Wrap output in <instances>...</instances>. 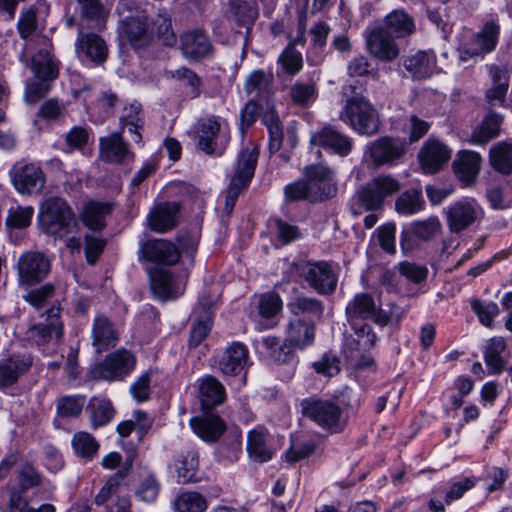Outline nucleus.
I'll use <instances>...</instances> for the list:
<instances>
[{
  "instance_id": "obj_1",
  "label": "nucleus",
  "mask_w": 512,
  "mask_h": 512,
  "mask_svg": "<svg viewBox=\"0 0 512 512\" xmlns=\"http://www.w3.org/2000/svg\"><path fill=\"white\" fill-rule=\"evenodd\" d=\"M197 148L209 156L224 154L231 140V129L227 119L218 115H207L195 125Z\"/></svg>"
},
{
  "instance_id": "obj_2",
  "label": "nucleus",
  "mask_w": 512,
  "mask_h": 512,
  "mask_svg": "<svg viewBox=\"0 0 512 512\" xmlns=\"http://www.w3.org/2000/svg\"><path fill=\"white\" fill-rule=\"evenodd\" d=\"M38 220L45 233L60 239L71 234L76 227L72 208L61 197L45 199L40 205Z\"/></svg>"
},
{
  "instance_id": "obj_3",
  "label": "nucleus",
  "mask_w": 512,
  "mask_h": 512,
  "mask_svg": "<svg viewBox=\"0 0 512 512\" xmlns=\"http://www.w3.org/2000/svg\"><path fill=\"white\" fill-rule=\"evenodd\" d=\"M300 405L303 416L325 431L340 433L347 425V417L334 399L309 397L303 399Z\"/></svg>"
},
{
  "instance_id": "obj_4",
  "label": "nucleus",
  "mask_w": 512,
  "mask_h": 512,
  "mask_svg": "<svg viewBox=\"0 0 512 512\" xmlns=\"http://www.w3.org/2000/svg\"><path fill=\"white\" fill-rule=\"evenodd\" d=\"M348 321H364L371 319L379 326L399 324L404 316L401 307L392 304L388 311L379 308L369 293H358L346 306Z\"/></svg>"
},
{
  "instance_id": "obj_5",
  "label": "nucleus",
  "mask_w": 512,
  "mask_h": 512,
  "mask_svg": "<svg viewBox=\"0 0 512 512\" xmlns=\"http://www.w3.org/2000/svg\"><path fill=\"white\" fill-rule=\"evenodd\" d=\"M339 118L353 130L371 136L379 131L380 121L376 109L362 96H354L346 101Z\"/></svg>"
},
{
  "instance_id": "obj_6",
  "label": "nucleus",
  "mask_w": 512,
  "mask_h": 512,
  "mask_svg": "<svg viewBox=\"0 0 512 512\" xmlns=\"http://www.w3.org/2000/svg\"><path fill=\"white\" fill-rule=\"evenodd\" d=\"M258 155L256 146L240 151L235 172L226 189L224 211L227 215L232 213L240 193L248 187L255 172Z\"/></svg>"
},
{
  "instance_id": "obj_7",
  "label": "nucleus",
  "mask_w": 512,
  "mask_h": 512,
  "mask_svg": "<svg viewBox=\"0 0 512 512\" xmlns=\"http://www.w3.org/2000/svg\"><path fill=\"white\" fill-rule=\"evenodd\" d=\"M136 364V357L126 349H118L108 354L103 361L90 369L91 378L104 381H122L131 374Z\"/></svg>"
},
{
  "instance_id": "obj_8",
  "label": "nucleus",
  "mask_w": 512,
  "mask_h": 512,
  "mask_svg": "<svg viewBox=\"0 0 512 512\" xmlns=\"http://www.w3.org/2000/svg\"><path fill=\"white\" fill-rule=\"evenodd\" d=\"M301 278L319 295H332L338 285V271L328 261H307L299 268Z\"/></svg>"
},
{
  "instance_id": "obj_9",
  "label": "nucleus",
  "mask_w": 512,
  "mask_h": 512,
  "mask_svg": "<svg viewBox=\"0 0 512 512\" xmlns=\"http://www.w3.org/2000/svg\"><path fill=\"white\" fill-rule=\"evenodd\" d=\"M500 35V24L495 19L486 21L482 29L475 33L468 42L458 47L459 60L467 62L472 59L483 58L484 55L495 50Z\"/></svg>"
},
{
  "instance_id": "obj_10",
  "label": "nucleus",
  "mask_w": 512,
  "mask_h": 512,
  "mask_svg": "<svg viewBox=\"0 0 512 512\" xmlns=\"http://www.w3.org/2000/svg\"><path fill=\"white\" fill-rule=\"evenodd\" d=\"M51 270L49 258L38 251L23 253L17 261L18 282L32 286L43 281Z\"/></svg>"
},
{
  "instance_id": "obj_11",
  "label": "nucleus",
  "mask_w": 512,
  "mask_h": 512,
  "mask_svg": "<svg viewBox=\"0 0 512 512\" xmlns=\"http://www.w3.org/2000/svg\"><path fill=\"white\" fill-rule=\"evenodd\" d=\"M12 184L22 195L39 194L46 182L45 174L36 163H16L10 170Z\"/></svg>"
},
{
  "instance_id": "obj_12",
  "label": "nucleus",
  "mask_w": 512,
  "mask_h": 512,
  "mask_svg": "<svg viewBox=\"0 0 512 512\" xmlns=\"http://www.w3.org/2000/svg\"><path fill=\"white\" fill-rule=\"evenodd\" d=\"M76 95L85 102L86 111L95 123H102L111 117L119 103L117 95L111 91L92 93L89 87H84Z\"/></svg>"
},
{
  "instance_id": "obj_13",
  "label": "nucleus",
  "mask_w": 512,
  "mask_h": 512,
  "mask_svg": "<svg viewBox=\"0 0 512 512\" xmlns=\"http://www.w3.org/2000/svg\"><path fill=\"white\" fill-rule=\"evenodd\" d=\"M483 214V208L475 199H460L446 209L448 228L453 233H459L482 218Z\"/></svg>"
},
{
  "instance_id": "obj_14",
  "label": "nucleus",
  "mask_w": 512,
  "mask_h": 512,
  "mask_svg": "<svg viewBox=\"0 0 512 512\" xmlns=\"http://www.w3.org/2000/svg\"><path fill=\"white\" fill-rule=\"evenodd\" d=\"M304 175L310 188V202L324 201L336 195L337 184L329 167L310 165L305 167Z\"/></svg>"
},
{
  "instance_id": "obj_15",
  "label": "nucleus",
  "mask_w": 512,
  "mask_h": 512,
  "mask_svg": "<svg viewBox=\"0 0 512 512\" xmlns=\"http://www.w3.org/2000/svg\"><path fill=\"white\" fill-rule=\"evenodd\" d=\"M406 153V144L400 138L380 137L367 145L365 156L369 157L376 167L391 165L401 159Z\"/></svg>"
},
{
  "instance_id": "obj_16",
  "label": "nucleus",
  "mask_w": 512,
  "mask_h": 512,
  "mask_svg": "<svg viewBox=\"0 0 512 512\" xmlns=\"http://www.w3.org/2000/svg\"><path fill=\"white\" fill-rule=\"evenodd\" d=\"M353 333L345 337L343 351L348 359H355L371 350L377 341V335L371 325L363 321H348Z\"/></svg>"
},
{
  "instance_id": "obj_17",
  "label": "nucleus",
  "mask_w": 512,
  "mask_h": 512,
  "mask_svg": "<svg viewBox=\"0 0 512 512\" xmlns=\"http://www.w3.org/2000/svg\"><path fill=\"white\" fill-rule=\"evenodd\" d=\"M365 42L368 52L382 62H392L400 54L394 38L384 28L366 30Z\"/></svg>"
},
{
  "instance_id": "obj_18",
  "label": "nucleus",
  "mask_w": 512,
  "mask_h": 512,
  "mask_svg": "<svg viewBox=\"0 0 512 512\" xmlns=\"http://www.w3.org/2000/svg\"><path fill=\"white\" fill-rule=\"evenodd\" d=\"M139 257L147 262L171 266L180 259L175 244L165 239H149L140 244Z\"/></svg>"
},
{
  "instance_id": "obj_19",
  "label": "nucleus",
  "mask_w": 512,
  "mask_h": 512,
  "mask_svg": "<svg viewBox=\"0 0 512 512\" xmlns=\"http://www.w3.org/2000/svg\"><path fill=\"white\" fill-rule=\"evenodd\" d=\"M310 143L341 157L348 156L353 148V139L331 125H325L318 131L313 132Z\"/></svg>"
},
{
  "instance_id": "obj_20",
  "label": "nucleus",
  "mask_w": 512,
  "mask_h": 512,
  "mask_svg": "<svg viewBox=\"0 0 512 512\" xmlns=\"http://www.w3.org/2000/svg\"><path fill=\"white\" fill-rule=\"evenodd\" d=\"M33 364V358L28 354H14L0 359V390L16 384Z\"/></svg>"
},
{
  "instance_id": "obj_21",
  "label": "nucleus",
  "mask_w": 512,
  "mask_h": 512,
  "mask_svg": "<svg viewBox=\"0 0 512 512\" xmlns=\"http://www.w3.org/2000/svg\"><path fill=\"white\" fill-rule=\"evenodd\" d=\"M452 151L437 139H428L419 152V160L425 173L433 174L448 162Z\"/></svg>"
},
{
  "instance_id": "obj_22",
  "label": "nucleus",
  "mask_w": 512,
  "mask_h": 512,
  "mask_svg": "<svg viewBox=\"0 0 512 512\" xmlns=\"http://www.w3.org/2000/svg\"><path fill=\"white\" fill-rule=\"evenodd\" d=\"M248 348L241 342H232L218 360V369L229 376L240 374L248 365Z\"/></svg>"
},
{
  "instance_id": "obj_23",
  "label": "nucleus",
  "mask_w": 512,
  "mask_h": 512,
  "mask_svg": "<svg viewBox=\"0 0 512 512\" xmlns=\"http://www.w3.org/2000/svg\"><path fill=\"white\" fill-rule=\"evenodd\" d=\"M59 308L52 307L47 311L48 323H40L29 328L28 338L37 346H44L52 341H58L62 336V323L60 322Z\"/></svg>"
},
{
  "instance_id": "obj_24",
  "label": "nucleus",
  "mask_w": 512,
  "mask_h": 512,
  "mask_svg": "<svg viewBox=\"0 0 512 512\" xmlns=\"http://www.w3.org/2000/svg\"><path fill=\"white\" fill-rule=\"evenodd\" d=\"M180 49L187 59L200 60L211 53L212 44L203 30L195 29L180 36Z\"/></svg>"
},
{
  "instance_id": "obj_25",
  "label": "nucleus",
  "mask_w": 512,
  "mask_h": 512,
  "mask_svg": "<svg viewBox=\"0 0 512 512\" xmlns=\"http://www.w3.org/2000/svg\"><path fill=\"white\" fill-rule=\"evenodd\" d=\"M79 58H87L95 64L106 60L108 48L105 40L95 33H81L75 42Z\"/></svg>"
},
{
  "instance_id": "obj_26",
  "label": "nucleus",
  "mask_w": 512,
  "mask_h": 512,
  "mask_svg": "<svg viewBox=\"0 0 512 512\" xmlns=\"http://www.w3.org/2000/svg\"><path fill=\"white\" fill-rule=\"evenodd\" d=\"M179 211L180 204L177 202H164L156 205L147 216L149 228L158 233L173 229L176 226Z\"/></svg>"
},
{
  "instance_id": "obj_27",
  "label": "nucleus",
  "mask_w": 512,
  "mask_h": 512,
  "mask_svg": "<svg viewBox=\"0 0 512 512\" xmlns=\"http://www.w3.org/2000/svg\"><path fill=\"white\" fill-rule=\"evenodd\" d=\"M477 483L475 477H463L454 480L446 488L439 489L437 491V499L430 501V508L435 512L443 511L445 505H449L451 502L460 499L465 492L472 489Z\"/></svg>"
},
{
  "instance_id": "obj_28",
  "label": "nucleus",
  "mask_w": 512,
  "mask_h": 512,
  "mask_svg": "<svg viewBox=\"0 0 512 512\" xmlns=\"http://www.w3.org/2000/svg\"><path fill=\"white\" fill-rule=\"evenodd\" d=\"M193 432L206 442H216L226 430V423L216 414L206 413L190 420Z\"/></svg>"
},
{
  "instance_id": "obj_29",
  "label": "nucleus",
  "mask_w": 512,
  "mask_h": 512,
  "mask_svg": "<svg viewBox=\"0 0 512 512\" xmlns=\"http://www.w3.org/2000/svg\"><path fill=\"white\" fill-rule=\"evenodd\" d=\"M123 33L134 48L147 46L153 38L150 18L138 15L127 19L123 24Z\"/></svg>"
},
{
  "instance_id": "obj_30",
  "label": "nucleus",
  "mask_w": 512,
  "mask_h": 512,
  "mask_svg": "<svg viewBox=\"0 0 512 512\" xmlns=\"http://www.w3.org/2000/svg\"><path fill=\"white\" fill-rule=\"evenodd\" d=\"M100 157L108 163H123L128 158H133V153L128 149L120 133H112L99 140Z\"/></svg>"
},
{
  "instance_id": "obj_31",
  "label": "nucleus",
  "mask_w": 512,
  "mask_h": 512,
  "mask_svg": "<svg viewBox=\"0 0 512 512\" xmlns=\"http://www.w3.org/2000/svg\"><path fill=\"white\" fill-rule=\"evenodd\" d=\"M119 334L113 323L105 316H97L92 326V345L101 353L118 342Z\"/></svg>"
},
{
  "instance_id": "obj_32",
  "label": "nucleus",
  "mask_w": 512,
  "mask_h": 512,
  "mask_svg": "<svg viewBox=\"0 0 512 512\" xmlns=\"http://www.w3.org/2000/svg\"><path fill=\"white\" fill-rule=\"evenodd\" d=\"M482 157L474 151H461L454 161L453 168L458 179L466 186L475 182L480 170Z\"/></svg>"
},
{
  "instance_id": "obj_33",
  "label": "nucleus",
  "mask_w": 512,
  "mask_h": 512,
  "mask_svg": "<svg viewBox=\"0 0 512 512\" xmlns=\"http://www.w3.org/2000/svg\"><path fill=\"white\" fill-rule=\"evenodd\" d=\"M198 392L204 410L221 405L226 397L223 384L211 375L199 379Z\"/></svg>"
},
{
  "instance_id": "obj_34",
  "label": "nucleus",
  "mask_w": 512,
  "mask_h": 512,
  "mask_svg": "<svg viewBox=\"0 0 512 512\" xmlns=\"http://www.w3.org/2000/svg\"><path fill=\"white\" fill-rule=\"evenodd\" d=\"M403 65L413 78L425 79L435 72L436 58L432 51H418L407 56Z\"/></svg>"
},
{
  "instance_id": "obj_35",
  "label": "nucleus",
  "mask_w": 512,
  "mask_h": 512,
  "mask_svg": "<svg viewBox=\"0 0 512 512\" xmlns=\"http://www.w3.org/2000/svg\"><path fill=\"white\" fill-rule=\"evenodd\" d=\"M285 333L289 345L303 349L314 341L315 326L313 323L297 318L288 322Z\"/></svg>"
},
{
  "instance_id": "obj_36",
  "label": "nucleus",
  "mask_w": 512,
  "mask_h": 512,
  "mask_svg": "<svg viewBox=\"0 0 512 512\" xmlns=\"http://www.w3.org/2000/svg\"><path fill=\"white\" fill-rule=\"evenodd\" d=\"M247 452L249 457L258 463H265L272 459L273 451L267 444V430L258 427L247 434Z\"/></svg>"
},
{
  "instance_id": "obj_37",
  "label": "nucleus",
  "mask_w": 512,
  "mask_h": 512,
  "mask_svg": "<svg viewBox=\"0 0 512 512\" xmlns=\"http://www.w3.org/2000/svg\"><path fill=\"white\" fill-rule=\"evenodd\" d=\"M383 201L370 182L361 187L352 199L351 211L354 216L364 211H377L383 206Z\"/></svg>"
},
{
  "instance_id": "obj_38",
  "label": "nucleus",
  "mask_w": 512,
  "mask_h": 512,
  "mask_svg": "<svg viewBox=\"0 0 512 512\" xmlns=\"http://www.w3.org/2000/svg\"><path fill=\"white\" fill-rule=\"evenodd\" d=\"M151 288L162 300L175 299L182 293L173 274L165 269L154 272L151 277Z\"/></svg>"
},
{
  "instance_id": "obj_39",
  "label": "nucleus",
  "mask_w": 512,
  "mask_h": 512,
  "mask_svg": "<svg viewBox=\"0 0 512 512\" xmlns=\"http://www.w3.org/2000/svg\"><path fill=\"white\" fill-rule=\"evenodd\" d=\"M489 163L502 175L512 174V141L505 140L493 144L489 150Z\"/></svg>"
},
{
  "instance_id": "obj_40",
  "label": "nucleus",
  "mask_w": 512,
  "mask_h": 512,
  "mask_svg": "<svg viewBox=\"0 0 512 512\" xmlns=\"http://www.w3.org/2000/svg\"><path fill=\"white\" fill-rule=\"evenodd\" d=\"M503 117L498 113H490L473 130L470 136V142L476 145H485L490 140L496 138L500 132Z\"/></svg>"
},
{
  "instance_id": "obj_41",
  "label": "nucleus",
  "mask_w": 512,
  "mask_h": 512,
  "mask_svg": "<svg viewBox=\"0 0 512 512\" xmlns=\"http://www.w3.org/2000/svg\"><path fill=\"white\" fill-rule=\"evenodd\" d=\"M112 205L108 202H88L82 211L83 224L91 230H101L105 227V217L110 214Z\"/></svg>"
},
{
  "instance_id": "obj_42",
  "label": "nucleus",
  "mask_w": 512,
  "mask_h": 512,
  "mask_svg": "<svg viewBox=\"0 0 512 512\" xmlns=\"http://www.w3.org/2000/svg\"><path fill=\"white\" fill-rule=\"evenodd\" d=\"M384 28L395 37H406L414 33L415 23L413 18L404 10H394L385 18Z\"/></svg>"
},
{
  "instance_id": "obj_43",
  "label": "nucleus",
  "mask_w": 512,
  "mask_h": 512,
  "mask_svg": "<svg viewBox=\"0 0 512 512\" xmlns=\"http://www.w3.org/2000/svg\"><path fill=\"white\" fill-rule=\"evenodd\" d=\"M506 349V342L503 337L491 338L484 352V361L488 368L489 374H500L505 365L502 353Z\"/></svg>"
},
{
  "instance_id": "obj_44",
  "label": "nucleus",
  "mask_w": 512,
  "mask_h": 512,
  "mask_svg": "<svg viewBox=\"0 0 512 512\" xmlns=\"http://www.w3.org/2000/svg\"><path fill=\"white\" fill-rule=\"evenodd\" d=\"M32 70L39 79L53 80L58 77L59 63L47 50H39L32 57Z\"/></svg>"
},
{
  "instance_id": "obj_45",
  "label": "nucleus",
  "mask_w": 512,
  "mask_h": 512,
  "mask_svg": "<svg viewBox=\"0 0 512 512\" xmlns=\"http://www.w3.org/2000/svg\"><path fill=\"white\" fill-rule=\"evenodd\" d=\"M198 454L195 451L187 450L179 453L174 461L175 470L179 482L193 480L198 470Z\"/></svg>"
},
{
  "instance_id": "obj_46",
  "label": "nucleus",
  "mask_w": 512,
  "mask_h": 512,
  "mask_svg": "<svg viewBox=\"0 0 512 512\" xmlns=\"http://www.w3.org/2000/svg\"><path fill=\"white\" fill-rule=\"evenodd\" d=\"M261 346L264 348L266 354L278 363H286L293 356V345H289L287 339L284 342L278 337L267 336L262 338Z\"/></svg>"
},
{
  "instance_id": "obj_47",
  "label": "nucleus",
  "mask_w": 512,
  "mask_h": 512,
  "mask_svg": "<svg viewBox=\"0 0 512 512\" xmlns=\"http://www.w3.org/2000/svg\"><path fill=\"white\" fill-rule=\"evenodd\" d=\"M142 107L138 102L131 103L128 107L124 108V113L120 117L122 128H127L133 134V141L140 143L142 136L139 132L143 127V118L141 116Z\"/></svg>"
},
{
  "instance_id": "obj_48",
  "label": "nucleus",
  "mask_w": 512,
  "mask_h": 512,
  "mask_svg": "<svg viewBox=\"0 0 512 512\" xmlns=\"http://www.w3.org/2000/svg\"><path fill=\"white\" fill-rule=\"evenodd\" d=\"M262 122L269 132L270 152H278L283 142V128L279 115L274 109L267 110L262 116Z\"/></svg>"
},
{
  "instance_id": "obj_49",
  "label": "nucleus",
  "mask_w": 512,
  "mask_h": 512,
  "mask_svg": "<svg viewBox=\"0 0 512 512\" xmlns=\"http://www.w3.org/2000/svg\"><path fill=\"white\" fill-rule=\"evenodd\" d=\"M207 507L206 498L196 491L182 492L174 500L176 512H204Z\"/></svg>"
},
{
  "instance_id": "obj_50",
  "label": "nucleus",
  "mask_w": 512,
  "mask_h": 512,
  "mask_svg": "<svg viewBox=\"0 0 512 512\" xmlns=\"http://www.w3.org/2000/svg\"><path fill=\"white\" fill-rule=\"evenodd\" d=\"M509 87V77L496 70L492 74V85L486 91V100L492 106H505V98Z\"/></svg>"
},
{
  "instance_id": "obj_51",
  "label": "nucleus",
  "mask_w": 512,
  "mask_h": 512,
  "mask_svg": "<svg viewBox=\"0 0 512 512\" xmlns=\"http://www.w3.org/2000/svg\"><path fill=\"white\" fill-rule=\"evenodd\" d=\"M424 200L422 193L417 189H409L403 192L395 201V209L401 215H413L422 210Z\"/></svg>"
},
{
  "instance_id": "obj_52",
  "label": "nucleus",
  "mask_w": 512,
  "mask_h": 512,
  "mask_svg": "<svg viewBox=\"0 0 512 512\" xmlns=\"http://www.w3.org/2000/svg\"><path fill=\"white\" fill-rule=\"evenodd\" d=\"M71 443L75 453L86 460L93 459L99 450V443L87 432L75 433Z\"/></svg>"
},
{
  "instance_id": "obj_53",
  "label": "nucleus",
  "mask_w": 512,
  "mask_h": 512,
  "mask_svg": "<svg viewBox=\"0 0 512 512\" xmlns=\"http://www.w3.org/2000/svg\"><path fill=\"white\" fill-rule=\"evenodd\" d=\"M273 80L271 73L262 69L253 70L246 78L243 89L247 95H261L268 91Z\"/></svg>"
},
{
  "instance_id": "obj_54",
  "label": "nucleus",
  "mask_w": 512,
  "mask_h": 512,
  "mask_svg": "<svg viewBox=\"0 0 512 512\" xmlns=\"http://www.w3.org/2000/svg\"><path fill=\"white\" fill-rule=\"evenodd\" d=\"M81 16L84 19L95 22V27L104 26L108 17V10L103 6L100 0H77Z\"/></svg>"
},
{
  "instance_id": "obj_55",
  "label": "nucleus",
  "mask_w": 512,
  "mask_h": 512,
  "mask_svg": "<svg viewBox=\"0 0 512 512\" xmlns=\"http://www.w3.org/2000/svg\"><path fill=\"white\" fill-rule=\"evenodd\" d=\"M291 101L302 107L309 106L317 97V87L314 82H295L289 90Z\"/></svg>"
},
{
  "instance_id": "obj_56",
  "label": "nucleus",
  "mask_w": 512,
  "mask_h": 512,
  "mask_svg": "<svg viewBox=\"0 0 512 512\" xmlns=\"http://www.w3.org/2000/svg\"><path fill=\"white\" fill-rule=\"evenodd\" d=\"M90 408V419L95 428L108 424L115 414L113 405L108 399L93 398Z\"/></svg>"
},
{
  "instance_id": "obj_57",
  "label": "nucleus",
  "mask_w": 512,
  "mask_h": 512,
  "mask_svg": "<svg viewBox=\"0 0 512 512\" xmlns=\"http://www.w3.org/2000/svg\"><path fill=\"white\" fill-rule=\"evenodd\" d=\"M277 63L284 74L295 76L303 68V57L293 45H287L279 55Z\"/></svg>"
},
{
  "instance_id": "obj_58",
  "label": "nucleus",
  "mask_w": 512,
  "mask_h": 512,
  "mask_svg": "<svg viewBox=\"0 0 512 512\" xmlns=\"http://www.w3.org/2000/svg\"><path fill=\"white\" fill-rule=\"evenodd\" d=\"M288 308L295 316L310 314L315 317H321L324 311L322 301L314 297L305 296L297 297L293 302L288 304Z\"/></svg>"
},
{
  "instance_id": "obj_59",
  "label": "nucleus",
  "mask_w": 512,
  "mask_h": 512,
  "mask_svg": "<svg viewBox=\"0 0 512 512\" xmlns=\"http://www.w3.org/2000/svg\"><path fill=\"white\" fill-rule=\"evenodd\" d=\"M472 311L477 315L480 323L487 327L493 328V320L500 313L497 303L489 301L484 302L480 299L474 298L470 300Z\"/></svg>"
},
{
  "instance_id": "obj_60",
  "label": "nucleus",
  "mask_w": 512,
  "mask_h": 512,
  "mask_svg": "<svg viewBox=\"0 0 512 512\" xmlns=\"http://www.w3.org/2000/svg\"><path fill=\"white\" fill-rule=\"evenodd\" d=\"M150 28L153 29V36L156 35L165 45L171 46L175 43L176 37L168 14H158L150 19Z\"/></svg>"
},
{
  "instance_id": "obj_61",
  "label": "nucleus",
  "mask_w": 512,
  "mask_h": 512,
  "mask_svg": "<svg viewBox=\"0 0 512 512\" xmlns=\"http://www.w3.org/2000/svg\"><path fill=\"white\" fill-rule=\"evenodd\" d=\"M283 301L276 292L261 294L258 299V313L261 318L271 319L282 311Z\"/></svg>"
},
{
  "instance_id": "obj_62",
  "label": "nucleus",
  "mask_w": 512,
  "mask_h": 512,
  "mask_svg": "<svg viewBox=\"0 0 512 512\" xmlns=\"http://www.w3.org/2000/svg\"><path fill=\"white\" fill-rule=\"evenodd\" d=\"M85 405V396L68 395L57 401V413L60 417H77Z\"/></svg>"
},
{
  "instance_id": "obj_63",
  "label": "nucleus",
  "mask_w": 512,
  "mask_h": 512,
  "mask_svg": "<svg viewBox=\"0 0 512 512\" xmlns=\"http://www.w3.org/2000/svg\"><path fill=\"white\" fill-rule=\"evenodd\" d=\"M34 214L32 206L21 207L17 206L11 208L8 211L6 218V225L9 228L23 229L31 224V220Z\"/></svg>"
},
{
  "instance_id": "obj_64",
  "label": "nucleus",
  "mask_w": 512,
  "mask_h": 512,
  "mask_svg": "<svg viewBox=\"0 0 512 512\" xmlns=\"http://www.w3.org/2000/svg\"><path fill=\"white\" fill-rule=\"evenodd\" d=\"M38 27L37 8L29 6L21 11L17 23L19 35L23 39L30 37Z\"/></svg>"
}]
</instances>
